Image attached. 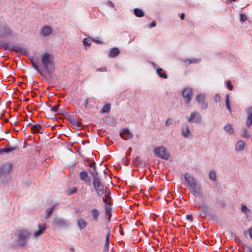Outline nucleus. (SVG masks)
<instances>
[{
	"label": "nucleus",
	"instance_id": "nucleus-52",
	"mask_svg": "<svg viewBox=\"0 0 252 252\" xmlns=\"http://www.w3.org/2000/svg\"><path fill=\"white\" fill-rule=\"evenodd\" d=\"M249 235L251 239H252V227L249 229Z\"/></svg>",
	"mask_w": 252,
	"mask_h": 252
},
{
	"label": "nucleus",
	"instance_id": "nucleus-42",
	"mask_svg": "<svg viewBox=\"0 0 252 252\" xmlns=\"http://www.w3.org/2000/svg\"><path fill=\"white\" fill-rule=\"evenodd\" d=\"M226 85H227V87L228 88V89L229 90H232L233 88V86L231 82L230 81H228L226 83Z\"/></svg>",
	"mask_w": 252,
	"mask_h": 252
},
{
	"label": "nucleus",
	"instance_id": "nucleus-47",
	"mask_svg": "<svg viewBox=\"0 0 252 252\" xmlns=\"http://www.w3.org/2000/svg\"><path fill=\"white\" fill-rule=\"evenodd\" d=\"M3 47L5 50H10V47H11V45H9L8 43H5L3 45Z\"/></svg>",
	"mask_w": 252,
	"mask_h": 252
},
{
	"label": "nucleus",
	"instance_id": "nucleus-30",
	"mask_svg": "<svg viewBox=\"0 0 252 252\" xmlns=\"http://www.w3.org/2000/svg\"><path fill=\"white\" fill-rule=\"evenodd\" d=\"M106 193L107 194H106L105 198H103V201L106 204H108L109 205H110L111 196L110 193L109 192H107V191H106Z\"/></svg>",
	"mask_w": 252,
	"mask_h": 252
},
{
	"label": "nucleus",
	"instance_id": "nucleus-31",
	"mask_svg": "<svg viewBox=\"0 0 252 252\" xmlns=\"http://www.w3.org/2000/svg\"><path fill=\"white\" fill-rule=\"evenodd\" d=\"M109 236H110V233H108L105 239V246H104V251H108L109 249Z\"/></svg>",
	"mask_w": 252,
	"mask_h": 252
},
{
	"label": "nucleus",
	"instance_id": "nucleus-55",
	"mask_svg": "<svg viewBox=\"0 0 252 252\" xmlns=\"http://www.w3.org/2000/svg\"><path fill=\"white\" fill-rule=\"evenodd\" d=\"M32 64L35 63H37V61H35L34 59H32L31 60Z\"/></svg>",
	"mask_w": 252,
	"mask_h": 252
},
{
	"label": "nucleus",
	"instance_id": "nucleus-35",
	"mask_svg": "<svg viewBox=\"0 0 252 252\" xmlns=\"http://www.w3.org/2000/svg\"><path fill=\"white\" fill-rule=\"evenodd\" d=\"M209 178L211 180L215 181L216 180V172L214 170L211 171L209 173Z\"/></svg>",
	"mask_w": 252,
	"mask_h": 252
},
{
	"label": "nucleus",
	"instance_id": "nucleus-39",
	"mask_svg": "<svg viewBox=\"0 0 252 252\" xmlns=\"http://www.w3.org/2000/svg\"><path fill=\"white\" fill-rule=\"evenodd\" d=\"M241 136L244 138H248L249 134L247 133V130L246 128H243V132L241 134Z\"/></svg>",
	"mask_w": 252,
	"mask_h": 252
},
{
	"label": "nucleus",
	"instance_id": "nucleus-11",
	"mask_svg": "<svg viewBox=\"0 0 252 252\" xmlns=\"http://www.w3.org/2000/svg\"><path fill=\"white\" fill-rule=\"evenodd\" d=\"M120 136L124 140L131 139L133 136L132 133H131L127 128L124 129L120 132Z\"/></svg>",
	"mask_w": 252,
	"mask_h": 252
},
{
	"label": "nucleus",
	"instance_id": "nucleus-23",
	"mask_svg": "<svg viewBox=\"0 0 252 252\" xmlns=\"http://www.w3.org/2000/svg\"><path fill=\"white\" fill-rule=\"evenodd\" d=\"M157 73L159 76L160 77L163 78H167V75L166 72L161 68L157 69Z\"/></svg>",
	"mask_w": 252,
	"mask_h": 252
},
{
	"label": "nucleus",
	"instance_id": "nucleus-44",
	"mask_svg": "<svg viewBox=\"0 0 252 252\" xmlns=\"http://www.w3.org/2000/svg\"><path fill=\"white\" fill-rule=\"evenodd\" d=\"M240 19H241V21L242 22L246 21L247 19V15L245 14H241Z\"/></svg>",
	"mask_w": 252,
	"mask_h": 252
},
{
	"label": "nucleus",
	"instance_id": "nucleus-48",
	"mask_svg": "<svg viewBox=\"0 0 252 252\" xmlns=\"http://www.w3.org/2000/svg\"><path fill=\"white\" fill-rule=\"evenodd\" d=\"M107 71V68L106 67H103L101 68H99L96 69V71H103L105 72Z\"/></svg>",
	"mask_w": 252,
	"mask_h": 252
},
{
	"label": "nucleus",
	"instance_id": "nucleus-17",
	"mask_svg": "<svg viewBox=\"0 0 252 252\" xmlns=\"http://www.w3.org/2000/svg\"><path fill=\"white\" fill-rule=\"evenodd\" d=\"M38 228L39 229L37 231H35L33 233V236L35 237H38L43 234L46 229V227L45 225H41L39 224L38 225Z\"/></svg>",
	"mask_w": 252,
	"mask_h": 252
},
{
	"label": "nucleus",
	"instance_id": "nucleus-21",
	"mask_svg": "<svg viewBox=\"0 0 252 252\" xmlns=\"http://www.w3.org/2000/svg\"><path fill=\"white\" fill-rule=\"evenodd\" d=\"M87 222L83 219H80L78 220V226L80 229H83L86 227Z\"/></svg>",
	"mask_w": 252,
	"mask_h": 252
},
{
	"label": "nucleus",
	"instance_id": "nucleus-6",
	"mask_svg": "<svg viewBox=\"0 0 252 252\" xmlns=\"http://www.w3.org/2000/svg\"><path fill=\"white\" fill-rule=\"evenodd\" d=\"M154 152L157 157L164 159H168L170 156L169 152L163 146L156 148Z\"/></svg>",
	"mask_w": 252,
	"mask_h": 252
},
{
	"label": "nucleus",
	"instance_id": "nucleus-13",
	"mask_svg": "<svg viewBox=\"0 0 252 252\" xmlns=\"http://www.w3.org/2000/svg\"><path fill=\"white\" fill-rule=\"evenodd\" d=\"M10 50L22 54H25L26 52V50L25 49L21 46L15 45H11Z\"/></svg>",
	"mask_w": 252,
	"mask_h": 252
},
{
	"label": "nucleus",
	"instance_id": "nucleus-60",
	"mask_svg": "<svg viewBox=\"0 0 252 252\" xmlns=\"http://www.w3.org/2000/svg\"><path fill=\"white\" fill-rule=\"evenodd\" d=\"M231 1H235L236 0H231Z\"/></svg>",
	"mask_w": 252,
	"mask_h": 252
},
{
	"label": "nucleus",
	"instance_id": "nucleus-25",
	"mask_svg": "<svg viewBox=\"0 0 252 252\" xmlns=\"http://www.w3.org/2000/svg\"><path fill=\"white\" fill-rule=\"evenodd\" d=\"M120 53V51L117 48H112L109 54V56L110 57H115L117 56Z\"/></svg>",
	"mask_w": 252,
	"mask_h": 252
},
{
	"label": "nucleus",
	"instance_id": "nucleus-9",
	"mask_svg": "<svg viewBox=\"0 0 252 252\" xmlns=\"http://www.w3.org/2000/svg\"><path fill=\"white\" fill-rule=\"evenodd\" d=\"M192 94V89L190 88H186L182 92V95L185 98L186 103H189L191 100Z\"/></svg>",
	"mask_w": 252,
	"mask_h": 252
},
{
	"label": "nucleus",
	"instance_id": "nucleus-24",
	"mask_svg": "<svg viewBox=\"0 0 252 252\" xmlns=\"http://www.w3.org/2000/svg\"><path fill=\"white\" fill-rule=\"evenodd\" d=\"M241 211L246 215L247 218H248L251 213V211L244 204L241 206Z\"/></svg>",
	"mask_w": 252,
	"mask_h": 252
},
{
	"label": "nucleus",
	"instance_id": "nucleus-59",
	"mask_svg": "<svg viewBox=\"0 0 252 252\" xmlns=\"http://www.w3.org/2000/svg\"><path fill=\"white\" fill-rule=\"evenodd\" d=\"M88 103V99H86V104H85V107H87Z\"/></svg>",
	"mask_w": 252,
	"mask_h": 252
},
{
	"label": "nucleus",
	"instance_id": "nucleus-45",
	"mask_svg": "<svg viewBox=\"0 0 252 252\" xmlns=\"http://www.w3.org/2000/svg\"><path fill=\"white\" fill-rule=\"evenodd\" d=\"M189 62V63H197L199 62V60L196 59H189L188 61H186V62Z\"/></svg>",
	"mask_w": 252,
	"mask_h": 252
},
{
	"label": "nucleus",
	"instance_id": "nucleus-26",
	"mask_svg": "<svg viewBox=\"0 0 252 252\" xmlns=\"http://www.w3.org/2000/svg\"><path fill=\"white\" fill-rule=\"evenodd\" d=\"M80 178L84 181L89 180L88 173L86 171H82L80 173Z\"/></svg>",
	"mask_w": 252,
	"mask_h": 252
},
{
	"label": "nucleus",
	"instance_id": "nucleus-46",
	"mask_svg": "<svg viewBox=\"0 0 252 252\" xmlns=\"http://www.w3.org/2000/svg\"><path fill=\"white\" fill-rule=\"evenodd\" d=\"M214 99L216 102H220V101L221 97L219 94H216Z\"/></svg>",
	"mask_w": 252,
	"mask_h": 252
},
{
	"label": "nucleus",
	"instance_id": "nucleus-37",
	"mask_svg": "<svg viewBox=\"0 0 252 252\" xmlns=\"http://www.w3.org/2000/svg\"><path fill=\"white\" fill-rule=\"evenodd\" d=\"M32 67L41 75H42V72L41 70L39 69V66L38 65V62L32 64Z\"/></svg>",
	"mask_w": 252,
	"mask_h": 252
},
{
	"label": "nucleus",
	"instance_id": "nucleus-54",
	"mask_svg": "<svg viewBox=\"0 0 252 252\" xmlns=\"http://www.w3.org/2000/svg\"><path fill=\"white\" fill-rule=\"evenodd\" d=\"M152 64H153V67L155 68V69H157V68H158V65L154 63H152Z\"/></svg>",
	"mask_w": 252,
	"mask_h": 252
},
{
	"label": "nucleus",
	"instance_id": "nucleus-40",
	"mask_svg": "<svg viewBox=\"0 0 252 252\" xmlns=\"http://www.w3.org/2000/svg\"><path fill=\"white\" fill-rule=\"evenodd\" d=\"M173 120L170 118L167 119L165 122V126H168L173 124Z\"/></svg>",
	"mask_w": 252,
	"mask_h": 252
},
{
	"label": "nucleus",
	"instance_id": "nucleus-57",
	"mask_svg": "<svg viewBox=\"0 0 252 252\" xmlns=\"http://www.w3.org/2000/svg\"><path fill=\"white\" fill-rule=\"evenodd\" d=\"M108 215V221H109L110 220V219H111V214H109Z\"/></svg>",
	"mask_w": 252,
	"mask_h": 252
},
{
	"label": "nucleus",
	"instance_id": "nucleus-33",
	"mask_svg": "<svg viewBox=\"0 0 252 252\" xmlns=\"http://www.w3.org/2000/svg\"><path fill=\"white\" fill-rule=\"evenodd\" d=\"M225 97H226V99H225L226 107L228 109L229 111L231 112V109L230 104H229V94H227L225 95Z\"/></svg>",
	"mask_w": 252,
	"mask_h": 252
},
{
	"label": "nucleus",
	"instance_id": "nucleus-20",
	"mask_svg": "<svg viewBox=\"0 0 252 252\" xmlns=\"http://www.w3.org/2000/svg\"><path fill=\"white\" fill-rule=\"evenodd\" d=\"M245 146V142L244 141L240 140L237 142L235 145V150L236 151H242Z\"/></svg>",
	"mask_w": 252,
	"mask_h": 252
},
{
	"label": "nucleus",
	"instance_id": "nucleus-2",
	"mask_svg": "<svg viewBox=\"0 0 252 252\" xmlns=\"http://www.w3.org/2000/svg\"><path fill=\"white\" fill-rule=\"evenodd\" d=\"M54 57L51 54L46 52L41 55V62L44 70L49 74L53 72L55 67Z\"/></svg>",
	"mask_w": 252,
	"mask_h": 252
},
{
	"label": "nucleus",
	"instance_id": "nucleus-56",
	"mask_svg": "<svg viewBox=\"0 0 252 252\" xmlns=\"http://www.w3.org/2000/svg\"><path fill=\"white\" fill-rule=\"evenodd\" d=\"M185 14L184 13H182V14L180 16V18L181 19H184V18H185Z\"/></svg>",
	"mask_w": 252,
	"mask_h": 252
},
{
	"label": "nucleus",
	"instance_id": "nucleus-16",
	"mask_svg": "<svg viewBox=\"0 0 252 252\" xmlns=\"http://www.w3.org/2000/svg\"><path fill=\"white\" fill-rule=\"evenodd\" d=\"M52 28L48 26H44L41 31V33L44 36H47L50 34L52 33Z\"/></svg>",
	"mask_w": 252,
	"mask_h": 252
},
{
	"label": "nucleus",
	"instance_id": "nucleus-8",
	"mask_svg": "<svg viewBox=\"0 0 252 252\" xmlns=\"http://www.w3.org/2000/svg\"><path fill=\"white\" fill-rule=\"evenodd\" d=\"M205 95L203 94H198L196 97L195 100L201 105V107L202 109H205L207 108L208 104L204 100L205 99Z\"/></svg>",
	"mask_w": 252,
	"mask_h": 252
},
{
	"label": "nucleus",
	"instance_id": "nucleus-34",
	"mask_svg": "<svg viewBox=\"0 0 252 252\" xmlns=\"http://www.w3.org/2000/svg\"><path fill=\"white\" fill-rule=\"evenodd\" d=\"M86 162L88 163L89 166L93 168L94 171H92V172H94V173H95L94 171H95V170H96V169H95L96 167H95V162L91 161L89 159L87 160ZM90 171H91V170H90Z\"/></svg>",
	"mask_w": 252,
	"mask_h": 252
},
{
	"label": "nucleus",
	"instance_id": "nucleus-7",
	"mask_svg": "<svg viewBox=\"0 0 252 252\" xmlns=\"http://www.w3.org/2000/svg\"><path fill=\"white\" fill-rule=\"evenodd\" d=\"M187 119L188 121L191 123L200 124L202 121L201 115L199 112L196 111L191 112L189 117H188Z\"/></svg>",
	"mask_w": 252,
	"mask_h": 252
},
{
	"label": "nucleus",
	"instance_id": "nucleus-28",
	"mask_svg": "<svg viewBox=\"0 0 252 252\" xmlns=\"http://www.w3.org/2000/svg\"><path fill=\"white\" fill-rule=\"evenodd\" d=\"M134 13L136 16L138 17H141L144 15V12L142 10L137 8L134 9Z\"/></svg>",
	"mask_w": 252,
	"mask_h": 252
},
{
	"label": "nucleus",
	"instance_id": "nucleus-5",
	"mask_svg": "<svg viewBox=\"0 0 252 252\" xmlns=\"http://www.w3.org/2000/svg\"><path fill=\"white\" fill-rule=\"evenodd\" d=\"M12 167L10 163H6L0 166V180L3 182L8 176Z\"/></svg>",
	"mask_w": 252,
	"mask_h": 252
},
{
	"label": "nucleus",
	"instance_id": "nucleus-49",
	"mask_svg": "<svg viewBox=\"0 0 252 252\" xmlns=\"http://www.w3.org/2000/svg\"><path fill=\"white\" fill-rule=\"evenodd\" d=\"M186 219L189 220L190 221H193V217L191 215H188L186 216Z\"/></svg>",
	"mask_w": 252,
	"mask_h": 252
},
{
	"label": "nucleus",
	"instance_id": "nucleus-51",
	"mask_svg": "<svg viewBox=\"0 0 252 252\" xmlns=\"http://www.w3.org/2000/svg\"><path fill=\"white\" fill-rule=\"evenodd\" d=\"M107 4H108V5H109L110 7H114V4H113V3L111 1H110V0L108 1L107 2Z\"/></svg>",
	"mask_w": 252,
	"mask_h": 252
},
{
	"label": "nucleus",
	"instance_id": "nucleus-38",
	"mask_svg": "<svg viewBox=\"0 0 252 252\" xmlns=\"http://www.w3.org/2000/svg\"><path fill=\"white\" fill-rule=\"evenodd\" d=\"M77 191V188L76 187H73L72 188L69 189L67 190V193L68 194H72L75 193H76Z\"/></svg>",
	"mask_w": 252,
	"mask_h": 252
},
{
	"label": "nucleus",
	"instance_id": "nucleus-32",
	"mask_svg": "<svg viewBox=\"0 0 252 252\" xmlns=\"http://www.w3.org/2000/svg\"><path fill=\"white\" fill-rule=\"evenodd\" d=\"M110 104H107L105 105L101 110L100 111L101 113H107L110 111Z\"/></svg>",
	"mask_w": 252,
	"mask_h": 252
},
{
	"label": "nucleus",
	"instance_id": "nucleus-15",
	"mask_svg": "<svg viewBox=\"0 0 252 252\" xmlns=\"http://www.w3.org/2000/svg\"><path fill=\"white\" fill-rule=\"evenodd\" d=\"M31 130L33 133H42L43 131V128L42 126L40 125H34L32 126Z\"/></svg>",
	"mask_w": 252,
	"mask_h": 252
},
{
	"label": "nucleus",
	"instance_id": "nucleus-1",
	"mask_svg": "<svg viewBox=\"0 0 252 252\" xmlns=\"http://www.w3.org/2000/svg\"><path fill=\"white\" fill-rule=\"evenodd\" d=\"M184 177L188 184V186L191 189L192 194L197 197H203V191L199 181L188 173L185 174Z\"/></svg>",
	"mask_w": 252,
	"mask_h": 252
},
{
	"label": "nucleus",
	"instance_id": "nucleus-36",
	"mask_svg": "<svg viewBox=\"0 0 252 252\" xmlns=\"http://www.w3.org/2000/svg\"><path fill=\"white\" fill-rule=\"evenodd\" d=\"M83 43L85 46H90L91 44V41L90 38H85L83 40Z\"/></svg>",
	"mask_w": 252,
	"mask_h": 252
},
{
	"label": "nucleus",
	"instance_id": "nucleus-22",
	"mask_svg": "<svg viewBox=\"0 0 252 252\" xmlns=\"http://www.w3.org/2000/svg\"><path fill=\"white\" fill-rule=\"evenodd\" d=\"M57 204H54L52 207L47 209V215L46 216V218H49L52 215L55 208L57 207Z\"/></svg>",
	"mask_w": 252,
	"mask_h": 252
},
{
	"label": "nucleus",
	"instance_id": "nucleus-14",
	"mask_svg": "<svg viewBox=\"0 0 252 252\" xmlns=\"http://www.w3.org/2000/svg\"><path fill=\"white\" fill-rule=\"evenodd\" d=\"M247 112L248 114L247 125L248 126H250L252 124V108L251 107H249L247 108Z\"/></svg>",
	"mask_w": 252,
	"mask_h": 252
},
{
	"label": "nucleus",
	"instance_id": "nucleus-41",
	"mask_svg": "<svg viewBox=\"0 0 252 252\" xmlns=\"http://www.w3.org/2000/svg\"><path fill=\"white\" fill-rule=\"evenodd\" d=\"M59 107V105H58L54 106L51 107V110L54 113H58Z\"/></svg>",
	"mask_w": 252,
	"mask_h": 252
},
{
	"label": "nucleus",
	"instance_id": "nucleus-3",
	"mask_svg": "<svg viewBox=\"0 0 252 252\" xmlns=\"http://www.w3.org/2000/svg\"><path fill=\"white\" fill-rule=\"evenodd\" d=\"M30 235L31 233L27 229H22L18 230L16 239V246L20 248L24 247L27 244Z\"/></svg>",
	"mask_w": 252,
	"mask_h": 252
},
{
	"label": "nucleus",
	"instance_id": "nucleus-53",
	"mask_svg": "<svg viewBox=\"0 0 252 252\" xmlns=\"http://www.w3.org/2000/svg\"><path fill=\"white\" fill-rule=\"evenodd\" d=\"M92 41H93L95 43H100L101 44L102 42L99 40H95L94 39H92Z\"/></svg>",
	"mask_w": 252,
	"mask_h": 252
},
{
	"label": "nucleus",
	"instance_id": "nucleus-58",
	"mask_svg": "<svg viewBox=\"0 0 252 252\" xmlns=\"http://www.w3.org/2000/svg\"><path fill=\"white\" fill-rule=\"evenodd\" d=\"M72 123L73 124H77V120L75 119L74 120L72 121Z\"/></svg>",
	"mask_w": 252,
	"mask_h": 252
},
{
	"label": "nucleus",
	"instance_id": "nucleus-29",
	"mask_svg": "<svg viewBox=\"0 0 252 252\" xmlns=\"http://www.w3.org/2000/svg\"><path fill=\"white\" fill-rule=\"evenodd\" d=\"M224 129L230 134H233V128L231 125L227 124L224 126Z\"/></svg>",
	"mask_w": 252,
	"mask_h": 252
},
{
	"label": "nucleus",
	"instance_id": "nucleus-27",
	"mask_svg": "<svg viewBox=\"0 0 252 252\" xmlns=\"http://www.w3.org/2000/svg\"><path fill=\"white\" fill-rule=\"evenodd\" d=\"M53 222L57 226H63L65 224V221L62 219H56L54 220Z\"/></svg>",
	"mask_w": 252,
	"mask_h": 252
},
{
	"label": "nucleus",
	"instance_id": "nucleus-18",
	"mask_svg": "<svg viewBox=\"0 0 252 252\" xmlns=\"http://www.w3.org/2000/svg\"><path fill=\"white\" fill-rule=\"evenodd\" d=\"M17 149L16 147L10 146L8 147L0 149V155L3 153H8L14 151Z\"/></svg>",
	"mask_w": 252,
	"mask_h": 252
},
{
	"label": "nucleus",
	"instance_id": "nucleus-12",
	"mask_svg": "<svg viewBox=\"0 0 252 252\" xmlns=\"http://www.w3.org/2000/svg\"><path fill=\"white\" fill-rule=\"evenodd\" d=\"M11 34L10 29L6 27L3 26L0 29V37H5Z\"/></svg>",
	"mask_w": 252,
	"mask_h": 252
},
{
	"label": "nucleus",
	"instance_id": "nucleus-4",
	"mask_svg": "<svg viewBox=\"0 0 252 252\" xmlns=\"http://www.w3.org/2000/svg\"><path fill=\"white\" fill-rule=\"evenodd\" d=\"M93 177V185L98 195L101 196L105 192L104 187L100 182V179L98 177L97 173L90 171Z\"/></svg>",
	"mask_w": 252,
	"mask_h": 252
},
{
	"label": "nucleus",
	"instance_id": "nucleus-10",
	"mask_svg": "<svg viewBox=\"0 0 252 252\" xmlns=\"http://www.w3.org/2000/svg\"><path fill=\"white\" fill-rule=\"evenodd\" d=\"M181 134L185 138H190L192 136L189 126L188 124H184L182 125Z\"/></svg>",
	"mask_w": 252,
	"mask_h": 252
},
{
	"label": "nucleus",
	"instance_id": "nucleus-19",
	"mask_svg": "<svg viewBox=\"0 0 252 252\" xmlns=\"http://www.w3.org/2000/svg\"><path fill=\"white\" fill-rule=\"evenodd\" d=\"M91 213L93 219L95 221H97L100 215L99 211L97 209H93L91 210Z\"/></svg>",
	"mask_w": 252,
	"mask_h": 252
},
{
	"label": "nucleus",
	"instance_id": "nucleus-43",
	"mask_svg": "<svg viewBox=\"0 0 252 252\" xmlns=\"http://www.w3.org/2000/svg\"><path fill=\"white\" fill-rule=\"evenodd\" d=\"M111 207L109 206L106 205L105 206V213H106V214L107 215L109 214H111Z\"/></svg>",
	"mask_w": 252,
	"mask_h": 252
},
{
	"label": "nucleus",
	"instance_id": "nucleus-50",
	"mask_svg": "<svg viewBox=\"0 0 252 252\" xmlns=\"http://www.w3.org/2000/svg\"><path fill=\"white\" fill-rule=\"evenodd\" d=\"M156 26V22L155 21H154L149 25V28H152L153 27H155Z\"/></svg>",
	"mask_w": 252,
	"mask_h": 252
}]
</instances>
